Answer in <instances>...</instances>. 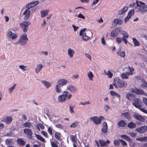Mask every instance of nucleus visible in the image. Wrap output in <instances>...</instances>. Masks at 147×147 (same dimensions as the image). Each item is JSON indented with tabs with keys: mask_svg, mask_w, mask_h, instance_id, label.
<instances>
[{
	"mask_svg": "<svg viewBox=\"0 0 147 147\" xmlns=\"http://www.w3.org/2000/svg\"><path fill=\"white\" fill-rule=\"evenodd\" d=\"M113 85L115 88H125L127 86V83L126 82L121 80L117 78H115L113 80Z\"/></svg>",
	"mask_w": 147,
	"mask_h": 147,
	"instance_id": "f257e3e1",
	"label": "nucleus"
},
{
	"mask_svg": "<svg viewBox=\"0 0 147 147\" xmlns=\"http://www.w3.org/2000/svg\"><path fill=\"white\" fill-rule=\"evenodd\" d=\"M28 40L27 35L24 33L20 36L18 42L21 45H24L27 42Z\"/></svg>",
	"mask_w": 147,
	"mask_h": 147,
	"instance_id": "f03ea898",
	"label": "nucleus"
},
{
	"mask_svg": "<svg viewBox=\"0 0 147 147\" xmlns=\"http://www.w3.org/2000/svg\"><path fill=\"white\" fill-rule=\"evenodd\" d=\"M30 24V21H24L20 24V26L23 30L24 32H27L28 26Z\"/></svg>",
	"mask_w": 147,
	"mask_h": 147,
	"instance_id": "7ed1b4c3",
	"label": "nucleus"
},
{
	"mask_svg": "<svg viewBox=\"0 0 147 147\" xmlns=\"http://www.w3.org/2000/svg\"><path fill=\"white\" fill-rule=\"evenodd\" d=\"M103 118L102 116H99L98 117L97 116H93L90 118V119L94 123L96 124H99L101 123L102 120Z\"/></svg>",
	"mask_w": 147,
	"mask_h": 147,
	"instance_id": "20e7f679",
	"label": "nucleus"
},
{
	"mask_svg": "<svg viewBox=\"0 0 147 147\" xmlns=\"http://www.w3.org/2000/svg\"><path fill=\"white\" fill-rule=\"evenodd\" d=\"M139 3L140 4L138 10L137 11H140L141 13H145L147 11V5L142 2L139 1Z\"/></svg>",
	"mask_w": 147,
	"mask_h": 147,
	"instance_id": "39448f33",
	"label": "nucleus"
},
{
	"mask_svg": "<svg viewBox=\"0 0 147 147\" xmlns=\"http://www.w3.org/2000/svg\"><path fill=\"white\" fill-rule=\"evenodd\" d=\"M63 94L59 95L58 97V101L60 102H64L67 98L68 95V92L66 91L63 92Z\"/></svg>",
	"mask_w": 147,
	"mask_h": 147,
	"instance_id": "423d86ee",
	"label": "nucleus"
},
{
	"mask_svg": "<svg viewBox=\"0 0 147 147\" xmlns=\"http://www.w3.org/2000/svg\"><path fill=\"white\" fill-rule=\"evenodd\" d=\"M121 32V30L120 28H116L111 32L110 33V36L112 37H115L117 36L119 33Z\"/></svg>",
	"mask_w": 147,
	"mask_h": 147,
	"instance_id": "0eeeda50",
	"label": "nucleus"
},
{
	"mask_svg": "<svg viewBox=\"0 0 147 147\" xmlns=\"http://www.w3.org/2000/svg\"><path fill=\"white\" fill-rule=\"evenodd\" d=\"M24 133L27 135V137L30 139H32V132L31 130L28 128H25L24 129Z\"/></svg>",
	"mask_w": 147,
	"mask_h": 147,
	"instance_id": "6e6552de",
	"label": "nucleus"
},
{
	"mask_svg": "<svg viewBox=\"0 0 147 147\" xmlns=\"http://www.w3.org/2000/svg\"><path fill=\"white\" fill-rule=\"evenodd\" d=\"M121 34L123 35L122 37V41H123L125 44H127L128 41L126 38L129 37V35L124 30L122 31Z\"/></svg>",
	"mask_w": 147,
	"mask_h": 147,
	"instance_id": "1a4fd4ad",
	"label": "nucleus"
},
{
	"mask_svg": "<svg viewBox=\"0 0 147 147\" xmlns=\"http://www.w3.org/2000/svg\"><path fill=\"white\" fill-rule=\"evenodd\" d=\"M141 100L138 98H136L134 99V102H133L134 106L136 108H139L141 106Z\"/></svg>",
	"mask_w": 147,
	"mask_h": 147,
	"instance_id": "9d476101",
	"label": "nucleus"
},
{
	"mask_svg": "<svg viewBox=\"0 0 147 147\" xmlns=\"http://www.w3.org/2000/svg\"><path fill=\"white\" fill-rule=\"evenodd\" d=\"M39 3V1H32L28 3L26 6V8L27 9L29 10L31 8L37 5Z\"/></svg>",
	"mask_w": 147,
	"mask_h": 147,
	"instance_id": "9b49d317",
	"label": "nucleus"
},
{
	"mask_svg": "<svg viewBox=\"0 0 147 147\" xmlns=\"http://www.w3.org/2000/svg\"><path fill=\"white\" fill-rule=\"evenodd\" d=\"M135 130L141 133H144L147 131V126H142L140 127L136 128Z\"/></svg>",
	"mask_w": 147,
	"mask_h": 147,
	"instance_id": "f8f14e48",
	"label": "nucleus"
},
{
	"mask_svg": "<svg viewBox=\"0 0 147 147\" xmlns=\"http://www.w3.org/2000/svg\"><path fill=\"white\" fill-rule=\"evenodd\" d=\"M133 117L136 120L142 122H143L145 121L144 118L140 114H134L133 115Z\"/></svg>",
	"mask_w": 147,
	"mask_h": 147,
	"instance_id": "ddd939ff",
	"label": "nucleus"
},
{
	"mask_svg": "<svg viewBox=\"0 0 147 147\" xmlns=\"http://www.w3.org/2000/svg\"><path fill=\"white\" fill-rule=\"evenodd\" d=\"M7 36L8 38L12 40L16 39L18 36L16 34L14 33L11 31H9L8 32Z\"/></svg>",
	"mask_w": 147,
	"mask_h": 147,
	"instance_id": "4468645a",
	"label": "nucleus"
},
{
	"mask_svg": "<svg viewBox=\"0 0 147 147\" xmlns=\"http://www.w3.org/2000/svg\"><path fill=\"white\" fill-rule=\"evenodd\" d=\"M67 82L68 81L67 80L61 79H59L57 82V84L61 86H62L65 85Z\"/></svg>",
	"mask_w": 147,
	"mask_h": 147,
	"instance_id": "2eb2a0df",
	"label": "nucleus"
},
{
	"mask_svg": "<svg viewBox=\"0 0 147 147\" xmlns=\"http://www.w3.org/2000/svg\"><path fill=\"white\" fill-rule=\"evenodd\" d=\"M30 13V11L29 9H27L24 11L23 14L25 15L24 17V19L25 20H27L29 19Z\"/></svg>",
	"mask_w": 147,
	"mask_h": 147,
	"instance_id": "dca6fc26",
	"label": "nucleus"
},
{
	"mask_svg": "<svg viewBox=\"0 0 147 147\" xmlns=\"http://www.w3.org/2000/svg\"><path fill=\"white\" fill-rule=\"evenodd\" d=\"M121 116L122 117H123L124 118L128 120L131 119V117L129 112H125L122 113L121 114Z\"/></svg>",
	"mask_w": 147,
	"mask_h": 147,
	"instance_id": "f3484780",
	"label": "nucleus"
},
{
	"mask_svg": "<svg viewBox=\"0 0 147 147\" xmlns=\"http://www.w3.org/2000/svg\"><path fill=\"white\" fill-rule=\"evenodd\" d=\"M12 120V119L11 117L8 116L6 117L3 120V121L5 122L7 124H9Z\"/></svg>",
	"mask_w": 147,
	"mask_h": 147,
	"instance_id": "a211bd4d",
	"label": "nucleus"
},
{
	"mask_svg": "<svg viewBox=\"0 0 147 147\" xmlns=\"http://www.w3.org/2000/svg\"><path fill=\"white\" fill-rule=\"evenodd\" d=\"M102 133H106L108 131V126L107 123L106 122H104L103 123V125L101 129Z\"/></svg>",
	"mask_w": 147,
	"mask_h": 147,
	"instance_id": "6ab92c4d",
	"label": "nucleus"
},
{
	"mask_svg": "<svg viewBox=\"0 0 147 147\" xmlns=\"http://www.w3.org/2000/svg\"><path fill=\"white\" fill-rule=\"evenodd\" d=\"M132 91L133 92L138 94L142 95L144 94V91L141 89L136 88L134 89Z\"/></svg>",
	"mask_w": 147,
	"mask_h": 147,
	"instance_id": "aec40b11",
	"label": "nucleus"
},
{
	"mask_svg": "<svg viewBox=\"0 0 147 147\" xmlns=\"http://www.w3.org/2000/svg\"><path fill=\"white\" fill-rule=\"evenodd\" d=\"M99 141L101 146H106L107 145V144H109L110 143V141L108 140H107L106 142L102 140H99Z\"/></svg>",
	"mask_w": 147,
	"mask_h": 147,
	"instance_id": "412c9836",
	"label": "nucleus"
},
{
	"mask_svg": "<svg viewBox=\"0 0 147 147\" xmlns=\"http://www.w3.org/2000/svg\"><path fill=\"white\" fill-rule=\"evenodd\" d=\"M49 11V9L41 11L40 12V16L42 18L46 17L48 14Z\"/></svg>",
	"mask_w": 147,
	"mask_h": 147,
	"instance_id": "4be33fe9",
	"label": "nucleus"
},
{
	"mask_svg": "<svg viewBox=\"0 0 147 147\" xmlns=\"http://www.w3.org/2000/svg\"><path fill=\"white\" fill-rule=\"evenodd\" d=\"M16 142L19 145L23 146L26 144L25 141L21 138H18L17 139Z\"/></svg>",
	"mask_w": 147,
	"mask_h": 147,
	"instance_id": "5701e85b",
	"label": "nucleus"
},
{
	"mask_svg": "<svg viewBox=\"0 0 147 147\" xmlns=\"http://www.w3.org/2000/svg\"><path fill=\"white\" fill-rule=\"evenodd\" d=\"M128 9V6H126L122 8L121 10L119 11L118 13V15H120L124 14L127 11Z\"/></svg>",
	"mask_w": 147,
	"mask_h": 147,
	"instance_id": "b1692460",
	"label": "nucleus"
},
{
	"mask_svg": "<svg viewBox=\"0 0 147 147\" xmlns=\"http://www.w3.org/2000/svg\"><path fill=\"white\" fill-rule=\"evenodd\" d=\"M67 88L68 89L73 92L75 93L77 91L76 88L73 85H69Z\"/></svg>",
	"mask_w": 147,
	"mask_h": 147,
	"instance_id": "393cba45",
	"label": "nucleus"
},
{
	"mask_svg": "<svg viewBox=\"0 0 147 147\" xmlns=\"http://www.w3.org/2000/svg\"><path fill=\"white\" fill-rule=\"evenodd\" d=\"M118 125L120 127H124L127 125V123L123 120L119 121L117 123Z\"/></svg>",
	"mask_w": 147,
	"mask_h": 147,
	"instance_id": "a878e982",
	"label": "nucleus"
},
{
	"mask_svg": "<svg viewBox=\"0 0 147 147\" xmlns=\"http://www.w3.org/2000/svg\"><path fill=\"white\" fill-rule=\"evenodd\" d=\"M121 48H119V51L117 52V54L120 56L121 57L124 58L125 56V53L124 51H121Z\"/></svg>",
	"mask_w": 147,
	"mask_h": 147,
	"instance_id": "bb28decb",
	"label": "nucleus"
},
{
	"mask_svg": "<svg viewBox=\"0 0 147 147\" xmlns=\"http://www.w3.org/2000/svg\"><path fill=\"white\" fill-rule=\"evenodd\" d=\"M121 137L122 139L128 141L129 142H131L132 140L128 136L125 135H123L121 136Z\"/></svg>",
	"mask_w": 147,
	"mask_h": 147,
	"instance_id": "cd10ccee",
	"label": "nucleus"
},
{
	"mask_svg": "<svg viewBox=\"0 0 147 147\" xmlns=\"http://www.w3.org/2000/svg\"><path fill=\"white\" fill-rule=\"evenodd\" d=\"M67 52L68 55L70 58H72L73 57L75 53L74 51L71 48L68 49Z\"/></svg>",
	"mask_w": 147,
	"mask_h": 147,
	"instance_id": "c85d7f7f",
	"label": "nucleus"
},
{
	"mask_svg": "<svg viewBox=\"0 0 147 147\" xmlns=\"http://www.w3.org/2000/svg\"><path fill=\"white\" fill-rule=\"evenodd\" d=\"M42 67L43 66L41 64L37 65L35 69L36 73L38 74L39 72L41 70Z\"/></svg>",
	"mask_w": 147,
	"mask_h": 147,
	"instance_id": "c756f323",
	"label": "nucleus"
},
{
	"mask_svg": "<svg viewBox=\"0 0 147 147\" xmlns=\"http://www.w3.org/2000/svg\"><path fill=\"white\" fill-rule=\"evenodd\" d=\"M70 138L71 139V141L74 143H76V140L77 139L76 134H75L74 135H71L70 136Z\"/></svg>",
	"mask_w": 147,
	"mask_h": 147,
	"instance_id": "7c9ffc66",
	"label": "nucleus"
},
{
	"mask_svg": "<svg viewBox=\"0 0 147 147\" xmlns=\"http://www.w3.org/2000/svg\"><path fill=\"white\" fill-rule=\"evenodd\" d=\"M141 87L145 88H147V82L144 79L142 80V84L140 85Z\"/></svg>",
	"mask_w": 147,
	"mask_h": 147,
	"instance_id": "2f4dec72",
	"label": "nucleus"
},
{
	"mask_svg": "<svg viewBox=\"0 0 147 147\" xmlns=\"http://www.w3.org/2000/svg\"><path fill=\"white\" fill-rule=\"evenodd\" d=\"M127 127L133 129L136 127V124L132 122H130L128 123Z\"/></svg>",
	"mask_w": 147,
	"mask_h": 147,
	"instance_id": "473e14b6",
	"label": "nucleus"
},
{
	"mask_svg": "<svg viewBox=\"0 0 147 147\" xmlns=\"http://www.w3.org/2000/svg\"><path fill=\"white\" fill-rule=\"evenodd\" d=\"M23 126L25 127L30 128L32 126V123L30 122H26L23 124Z\"/></svg>",
	"mask_w": 147,
	"mask_h": 147,
	"instance_id": "72a5a7b5",
	"label": "nucleus"
},
{
	"mask_svg": "<svg viewBox=\"0 0 147 147\" xmlns=\"http://www.w3.org/2000/svg\"><path fill=\"white\" fill-rule=\"evenodd\" d=\"M139 6L140 5L139 4L137 0L136 1V3H132V7L134 9H138Z\"/></svg>",
	"mask_w": 147,
	"mask_h": 147,
	"instance_id": "f704fd0d",
	"label": "nucleus"
},
{
	"mask_svg": "<svg viewBox=\"0 0 147 147\" xmlns=\"http://www.w3.org/2000/svg\"><path fill=\"white\" fill-rule=\"evenodd\" d=\"M135 95L133 94H130L129 93H127L126 95V97L127 99L129 100H132L133 97H135Z\"/></svg>",
	"mask_w": 147,
	"mask_h": 147,
	"instance_id": "c9c22d12",
	"label": "nucleus"
},
{
	"mask_svg": "<svg viewBox=\"0 0 147 147\" xmlns=\"http://www.w3.org/2000/svg\"><path fill=\"white\" fill-rule=\"evenodd\" d=\"M42 83L47 88L50 87L51 85V84L50 82L45 81L42 80Z\"/></svg>",
	"mask_w": 147,
	"mask_h": 147,
	"instance_id": "e433bc0d",
	"label": "nucleus"
},
{
	"mask_svg": "<svg viewBox=\"0 0 147 147\" xmlns=\"http://www.w3.org/2000/svg\"><path fill=\"white\" fill-rule=\"evenodd\" d=\"M113 22L118 25H121L122 23L121 20L118 18L115 19L114 20Z\"/></svg>",
	"mask_w": 147,
	"mask_h": 147,
	"instance_id": "4c0bfd02",
	"label": "nucleus"
},
{
	"mask_svg": "<svg viewBox=\"0 0 147 147\" xmlns=\"http://www.w3.org/2000/svg\"><path fill=\"white\" fill-rule=\"evenodd\" d=\"M133 42L135 46H139L140 45L139 42L135 38H132Z\"/></svg>",
	"mask_w": 147,
	"mask_h": 147,
	"instance_id": "58836bf2",
	"label": "nucleus"
},
{
	"mask_svg": "<svg viewBox=\"0 0 147 147\" xmlns=\"http://www.w3.org/2000/svg\"><path fill=\"white\" fill-rule=\"evenodd\" d=\"M128 68L129 69L130 71L129 72H127L128 75L129 76L132 75L133 73V72L134 71V69L133 67H131L130 66L128 67Z\"/></svg>",
	"mask_w": 147,
	"mask_h": 147,
	"instance_id": "ea45409f",
	"label": "nucleus"
},
{
	"mask_svg": "<svg viewBox=\"0 0 147 147\" xmlns=\"http://www.w3.org/2000/svg\"><path fill=\"white\" fill-rule=\"evenodd\" d=\"M89 78V80L92 81L94 75L91 71H89L87 74Z\"/></svg>",
	"mask_w": 147,
	"mask_h": 147,
	"instance_id": "a19ab883",
	"label": "nucleus"
},
{
	"mask_svg": "<svg viewBox=\"0 0 147 147\" xmlns=\"http://www.w3.org/2000/svg\"><path fill=\"white\" fill-rule=\"evenodd\" d=\"M35 136H36V138L38 140L43 142H44L45 141V139L40 135L37 134H35Z\"/></svg>",
	"mask_w": 147,
	"mask_h": 147,
	"instance_id": "79ce46f5",
	"label": "nucleus"
},
{
	"mask_svg": "<svg viewBox=\"0 0 147 147\" xmlns=\"http://www.w3.org/2000/svg\"><path fill=\"white\" fill-rule=\"evenodd\" d=\"M60 134L59 132H56L55 134V137L57 140L60 141V140L61 139L60 137Z\"/></svg>",
	"mask_w": 147,
	"mask_h": 147,
	"instance_id": "37998d69",
	"label": "nucleus"
},
{
	"mask_svg": "<svg viewBox=\"0 0 147 147\" xmlns=\"http://www.w3.org/2000/svg\"><path fill=\"white\" fill-rule=\"evenodd\" d=\"M56 91L57 92L60 93L61 92V86L57 84L56 86Z\"/></svg>",
	"mask_w": 147,
	"mask_h": 147,
	"instance_id": "c03bdc74",
	"label": "nucleus"
},
{
	"mask_svg": "<svg viewBox=\"0 0 147 147\" xmlns=\"http://www.w3.org/2000/svg\"><path fill=\"white\" fill-rule=\"evenodd\" d=\"M82 38L83 40L87 41L89 37L86 35V33H84L82 35Z\"/></svg>",
	"mask_w": 147,
	"mask_h": 147,
	"instance_id": "a18cd8bd",
	"label": "nucleus"
},
{
	"mask_svg": "<svg viewBox=\"0 0 147 147\" xmlns=\"http://www.w3.org/2000/svg\"><path fill=\"white\" fill-rule=\"evenodd\" d=\"M128 74L127 72L126 73H123L122 74L121 76L122 77L125 79H128Z\"/></svg>",
	"mask_w": 147,
	"mask_h": 147,
	"instance_id": "49530a36",
	"label": "nucleus"
},
{
	"mask_svg": "<svg viewBox=\"0 0 147 147\" xmlns=\"http://www.w3.org/2000/svg\"><path fill=\"white\" fill-rule=\"evenodd\" d=\"M79 124V122H76L72 123L70 127H75L77 126Z\"/></svg>",
	"mask_w": 147,
	"mask_h": 147,
	"instance_id": "de8ad7c7",
	"label": "nucleus"
},
{
	"mask_svg": "<svg viewBox=\"0 0 147 147\" xmlns=\"http://www.w3.org/2000/svg\"><path fill=\"white\" fill-rule=\"evenodd\" d=\"M134 10L133 9H131V10L128 12V16H131H131L134 14Z\"/></svg>",
	"mask_w": 147,
	"mask_h": 147,
	"instance_id": "09e8293b",
	"label": "nucleus"
},
{
	"mask_svg": "<svg viewBox=\"0 0 147 147\" xmlns=\"http://www.w3.org/2000/svg\"><path fill=\"white\" fill-rule=\"evenodd\" d=\"M106 74L108 76V78H111L113 76V74L109 71H108L107 73H106Z\"/></svg>",
	"mask_w": 147,
	"mask_h": 147,
	"instance_id": "8fccbe9b",
	"label": "nucleus"
},
{
	"mask_svg": "<svg viewBox=\"0 0 147 147\" xmlns=\"http://www.w3.org/2000/svg\"><path fill=\"white\" fill-rule=\"evenodd\" d=\"M119 144V140H115L114 141V145L115 146H118Z\"/></svg>",
	"mask_w": 147,
	"mask_h": 147,
	"instance_id": "3c124183",
	"label": "nucleus"
},
{
	"mask_svg": "<svg viewBox=\"0 0 147 147\" xmlns=\"http://www.w3.org/2000/svg\"><path fill=\"white\" fill-rule=\"evenodd\" d=\"M119 140L120 142H121L122 143V144L123 146H125L127 145V144L125 141L121 139H120Z\"/></svg>",
	"mask_w": 147,
	"mask_h": 147,
	"instance_id": "603ef678",
	"label": "nucleus"
},
{
	"mask_svg": "<svg viewBox=\"0 0 147 147\" xmlns=\"http://www.w3.org/2000/svg\"><path fill=\"white\" fill-rule=\"evenodd\" d=\"M141 111L144 113L146 114H147V111L144 108H142V106H140L139 108H138Z\"/></svg>",
	"mask_w": 147,
	"mask_h": 147,
	"instance_id": "864d4df0",
	"label": "nucleus"
},
{
	"mask_svg": "<svg viewBox=\"0 0 147 147\" xmlns=\"http://www.w3.org/2000/svg\"><path fill=\"white\" fill-rule=\"evenodd\" d=\"M122 40V38H121L119 37H117L116 39V42L119 44L121 43V42Z\"/></svg>",
	"mask_w": 147,
	"mask_h": 147,
	"instance_id": "5fc2aeb1",
	"label": "nucleus"
},
{
	"mask_svg": "<svg viewBox=\"0 0 147 147\" xmlns=\"http://www.w3.org/2000/svg\"><path fill=\"white\" fill-rule=\"evenodd\" d=\"M52 129L51 127H49L47 129V131L49 134L51 135L53 134Z\"/></svg>",
	"mask_w": 147,
	"mask_h": 147,
	"instance_id": "6e6d98bb",
	"label": "nucleus"
},
{
	"mask_svg": "<svg viewBox=\"0 0 147 147\" xmlns=\"http://www.w3.org/2000/svg\"><path fill=\"white\" fill-rule=\"evenodd\" d=\"M16 85V84H14L9 89V91L10 93H11V92H12L13 90L15 88Z\"/></svg>",
	"mask_w": 147,
	"mask_h": 147,
	"instance_id": "4d7b16f0",
	"label": "nucleus"
},
{
	"mask_svg": "<svg viewBox=\"0 0 147 147\" xmlns=\"http://www.w3.org/2000/svg\"><path fill=\"white\" fill-rule=\"evenodd\" d=\"M52 147H59L58 145L55 142L51 141Z\"/></svg>",
	"mask_w": 147,
	"mask_h": 147,
	"instance_id": "13d9d810",
	"label": "nucleus"
},
{
	"mask_svg": "<svg viewBox=\"0 0 147 147\" xmlns=\"http://www.w3.org/2000/svg\"><path fill=\"white\" fill-rule=\"evenodd\" d=\"M143 102L146 106H147V98L144 97L143 98Z\"/></svg>",
	"mask_w": 147,
	"mask_h": 147,
	"instance_id": "bf43d9fd",
	"label": "nucleus"
},
{
	"mask_svg": "<svg viewBox=\"0 0 147 147\" xmlns=\"http://www.w3.org/2000/svg\"><path fill=\"white\" fill-rule=\"evenodd\" d=\"M41 133L42 134L46 137H48V135L47 132L44 131H42Z\"/></svg>",
	"mask_w": 147,
	"mask_h": 147,
	"instance_id": "052dcab7",
	"label": "nucleus"
},
{
	"mask_svg": "<svg viewBox=\"0 0 147 147\" xmlns=\"http://www.w3.org/2000/svg\"><path fill=\"white\" fill-rule=\"evenodd\" d=\"M78 18H82L83 19H85V16H83L82 14L81 13H80L78 15Z\"/></svg>",
	"mask_w": 147,
	"mask_h": 147,
	"instance_id": "680f3d73",
	"label": "nucleus"
},
{
	"mask_svg": "<svg viewBox=\"0 0 147 147\" xmlns=\"http://www.w3.org/2000/svg\"><path fill=\"white\" fill-rule=\"evenodd\" d=\"M69 109H70V113H72L74 112V110L73 107L72 106H71L70 105L69 106Z\"/></svg>",
	"mask_w": 147,
	"mask_h": 147,
	"instance_id": "e2e57ef3",
	"label": "nucleus"
},
{
	"mask_svg": "<svg viewBox=\"0 0 147 147\" xmlns=\"http://www.w3.org/2000/svg\"><path fill=\"white\" fill-rule=\"evenodd\" d=\"M55 127L58 128H62L63 126L60 124L58 123L55 125Z\"/></svg>",
	"mask_w": 147,
	"mask_h": 147,
	"instance_id": "0e129e2a",
	"label": "nucleus"
},
{
	"mask_svg": "<svg viewBox=\"0 0 147 147\" xmlns=\"http://www.w3.org/2000/svg\"><path fill=\"white\" fill-rule=\"evenodd\" d=\"M19 67L21 69L25 71L26 70L25 68L26 67L23 65H20L19 66Z\"/></svg>",
	"mask_w": 147,
	"mask_h": 147,
	"instance_id": "69168bd1",
	"label": "nucleus"
},
{
	"mask_svg": "<svg viewBox=\"0 0 147 147\" xmlns=\"http://www.w3.org/2000/svg\"><path fill=\"white\" fill-rule=\"evenodd\" d=\"M129 135L132 137H135L136 136V134L133 132H131L129 134Z\"/></svg>",
	"mask_w": 147,
	"mask_h": 147,
	"instance_id": "338daca9",
	"label": "nucleus"
},
{
	"mask_svg": "<svg viewBox=\"0 0 147 147\" xmlns=\"http://www.w3.org/2000/svg\"><path fill=\"white\" fill-rule=\"evenodd\" d=\"M72 27L73 28L74 31H77L79 28V27L76 26L74 25H72Z\"/></svg>",
	"mask_w": 147,
	"mask_h": 147,
	"instance_id": "774afa93",
	"label": "nucleus"
}]
</instances>
